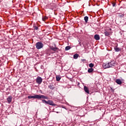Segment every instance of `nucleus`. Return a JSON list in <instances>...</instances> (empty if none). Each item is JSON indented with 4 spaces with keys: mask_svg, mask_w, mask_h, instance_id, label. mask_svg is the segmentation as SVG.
Masks as SVG:
<instances>
[{
    "mask_svg": "<svg viewBox=\"0 0 126 126\" xmlns=\"http://www.w3.org/2000/svg\"><path fill=\"white\" fill-rule=\"evenodd\" d=\"M35 46L37 50H40V49H42L44 47V44L41 42H38L36 43Z\"/></svg>",
    "mask_w": 126,
    "mask_h": 126,
    "instance_id": "f257e3e1",
    "label": "nucleus"
},
{
    "mask_svg": "<svg viewBox=\"0 0 126 126\" xmlns=\"http://www.w3.org/2000/svg\"><path fill=\"white\" fill-rule=\"evenodd\" d=\"M43 81V79L40 77H37L36 80V83L38 84H41Z\"/></svg>",
    "mask_w": 126,
    "mask_h": 126,
    "instance_id": "f03ea898",
    "label": "nucleus"
},
{
    "mask_svg": "<svg viewBox=\"0 0 126 126\" xmlns=\"http://www.w3.org/2000/svg\"><path fill=\"white\" fill-rule=\"evenodd\" d=\"M37 99H48V96H46L44 95H39L37 94Z\"/></svg>",
    "mask_w": 126,
    "mask_h": 126,
    "instance_id": "7ed1b4c3",
    "label": "nucleus"
},
{
    "mask_svg": "<svg viewBox=\"0 0 126 126\" xmlns=\"http://www.w3.org/2000/svg\"><path fill=\"white\" fill-rule=\"evenodd\" d=\"M47 105H50V106H56V104L54 103V101L51 100H48L47 101Z\"/></svg>",
    "mask_w": 126,
    "mask_h": 126,
    "instance_id": "20e7f679",
    "label": "nucleus"
},
{
    "mask_svg": "<svg viewBox=\"0 0 126 126\" xmlns=\"http://www.w3.org/2000/svg\"><path fill=\"white\" fill-rule=\"evenodd\" d=\"M28 97L29 99H37V94H34V95H29L28 96Z\"/></svg>",
    "mask_w": 126,
    "mask_h": 126,
    "instance_id": "39448f33",
    "label": "nucleus"
},
{
    "mask_svg": "<svg viewBox=\"0 0 126 126\" xmlns=\"http://www.w3.org/2000/svg\"><path fill=\"white\" fill-rule=\"evenodd\" d=\"M108 64L109 65V67H113V66H115V62L112 61L109 62L108 63Z\"/></svg>",
    "mask_w": 126,
    "mask_h": 126,
    "instance_id": "423d86ee",
    "label": "nucleus"
},
{
    "mask_svg": "<svg viewBox=\"0 0 126 126\" xmlns=\"http://www.w3.org/2000/svg\"><path fill=\"white\" fill-rule=\"evenodd\" d=\"M84 90L85 91V92H86V93H87V94H89V90L88 89V88H87V87L86 86H84Z\"/></svg>",
    "mask_w": 126,
    "mask_h": 126,
    "instance_id": "0eeeda50",
    "label": "nucleus"
},
{
    "mask_svg": "<svg viewBox=\"0 0 126 126\" xmlns=\"http://www.w3.org/2000/svg\"><path fill=\"white\" fill-rule=\"evenodd\" d=\"M103 68L106 69V68H109L110 67V66L109 65V63L106 64V63H103Z\"/></svg>",
    "mask_w": 126,
    "mask_h": 126,
    "instance_id": "6e6552de",
    "label": "nucleus"
},
{
    "mask_svg": "<svg viewBox=\"0 0 126 126\" xmlns=\"http://www.w3.org/2000/svg\"><path fill=\"white\" fill-rule=\"evenodd\" d=\"M114 50L115 52H120L121 51V49L120 48L118 47V45H117L116 46L114 47Z\"/></svg>",
    "mask_w": 126,
    "mask_h": 126,
    "instance_id": "1a4fd4ad",
    "label": "nucleus"
},
{
    "mask_svg": "<svg viewBox=\"0 0 126 126\" xmlns=\"http://www.w3.org/2000/svg\"><path fill=\"white\" fill-rule=\"evenodd\" d=\"M94 38L95 40H96V41H98L100 39V36H99L98 34H95L94 36Z\"/></svg>",
    "mask_w": 126,
    "mask_h": 126,
    "instance_id": "9d476101",
    "label": "nucleus"
},
{
    "mask_svg": "<svg viewBox=\"0 0 126 126\" xmlns=\"http://www.w3.org/2000/svg\"><path fill=\"white\" fill-rule=\"evenodd\" d=\"M115 82H116L117 84H119V85H121V84L122 83V81L119 79H116Z\"/></svg>",
    "mask_w": 126,
    "mask_h": 126,
    "instance_id": "9b49d317",
    "label": "nucleus"
},
{
    "mask_svg": "<svg viewBox=\"0 0 126 126\" xmlns=\"http://www.w3.org/2000/svg\"><path fill=\"white\" fill-rule=\"evenodd\" d=\"M8 103H10L11 102V101L12 100V97L11 96H9L7 98Z\"/></svg>",
    "mask_w": 126,
    "mask_h": 126,
    "instance_id": "f8f14e48",
    "label": "nucleus"
},
{
    "mask_svg": "<svg viewBox=\"0 0 126 126\" xmlns=\"http://www.w3.org/2000/svg\"><path fill=\"white\" fill-rule=\"evenodd\" d=\"M48 87L50 89H51V90H54V89H55V86H54V85H50Z\"/></svg>",
    "mask_w": 126,
    "mask_h": 126,
    "instance_id": "ddd939ff",
    "label": "nucleus"
},
{
    "mask_svg": "<svg viewBox=\"0 0 126 126\" xmlns=\"http://www.w3.org/2000/svg\"><path fill=\"white\" fill-rule=\"evenodd\" d=\"M94 71V69H93V68H90L88 69V72H89V73H91V72H93Z\"/></svg>",
    "mask_w": 126,
    "mask_h": 126,
    "instance_id": "4468645a",
    "label": "nucleus"
},
{
    "mask_svg": "<svg viewBox=\"0 0 126 126\" xmlns=\"http://www.w3.org/2000/svg\"><path fill=\"white\" fill-rule=\"evenodd\" d=\"M88 19H89V17L88 16H85L84 17V20L86 23H88Z\"/></svg>",
    "mask_w": 126,
    "mask_h": 126,
    "instance_id": "2eb2a0df",
    "label": "nucleus"
},
{
    "mask_svg": "<svg viewBox=\"0 0 126 126\" xmlns=\"http://www.w3.org/2000/svg\"><path fill=\"white\" fill-rule=\"evenodd\" d=\"M78 57H79V55H78L77 54H75V55H73V58L75 60H76L77 59H78Z\"/></svg>",
    "mask_w": 126,
    "mask_h": 126,
    "instance_id": "dca6fc26",
    "label": "nucleus"
},
{
    "mask_svg": "<svg viewBox=\"0 0 126 126\" xmlns=\"http://www.w3.org/2000/svg\"><path fill=\"white\" fill-rule=\"evenodd\" d=\"M104 34H105V36H110V33L107 31H105L104 32Z\"/></svg>",
    "mask_w": 126,
    "mask_h": 126,
    "instance_id": "f3484780",
    "label": "nucleus"
},
{
    "mask_svg": "<svg viewBox=\"0 0 126 126\" xmlns=\"http://www.w3.org/2000/svg\"><path fill=\"white\" fill-rule=\"evenodd\" d=\"M70 49H71L70 46H66L65 48V51H68V50H70Z\"/></svg>",
    "mask_w": 126,
    "mask_h": 126,
    "instance_id": "a211bd4d",
    "label": "nucleus"
},
{
    "mask_svg": "<svg viewBox=\"0 0 126 126\" xmlns=\"http://www.w3.org/2000/svg\"><path fill=\"white\" fill-rule=\"evenodd\" d=\"M56 78L57 81H60V80H61V77L59 76H56Z\"/></svg>",
    "mask_w": 126,
    "mask_h": 126,
    "instance_id": "6ab92c4d",
    "label": "nucleus"
},
{
    "mask_svg": "<svg viewBox=\"0 0 126 126\" xmlns=\"http://www.w3.org/2000/svg\"><path fill=\"white\" fill-rule=\"evenodd\" d=\"M47 19H48V17H47V16H43L42 17L43 21H46V20H47Z\"/></svg>",
    "mask_w": 126,
    "mask_h": 126,
    "instance_id": "aec40b11",
    "label": "nucleus"
},
{
    "mask_svg": "<svg viewBox=\"0 0 126 126\" xmlns=\"http://www.w3.org/2000/svg\"><path fill=\"white\" fill-rule=\"evenodd\" d=\"M89 67H91V68H92V67H93V66H94V64L91 63L89 64Z\"/></svg>",
    "mask_w": 126,
    "mask_h": 126,
    "instance_id": "412c9836",
    "label": "nucleus"
},
{
    "mask_svg": "<svg viewBox=\"0 0 126 126\" xmlns=\"http://www.w3.org/2000/svg\"><path fill=\"white\" fill-rule=\"evenodd\" d=\"M119 17H120L121 18H122V17H124L125 16V14H120L118 15Z\"/></svg>",
    "mask_w": 126,
    "mask_h": 126,
    "instance_id": "4be33fe9",
    "label": "nucleus"
},
{
    "mask_svg": "<svg viewBox=\"0 0 126 126\" xmlns=\"http://www.w3.org/2000/svg\"><path fill=\"white\" fill-rule=\"evenodd\" d=\"M42 103H45V104H48V101H47L45 99H42Z\"/></svg>",
    "mask_w": 126,
    "mask_h": 126,
    "instance_id": "5701e85b",
    "label": "nucleus"
},
{
    "mask_svg": "<svg viewBox=\"0 0 126 126\" xmlns=\"http://www.w3.org/2000/svg\"><path fill=\"white\" fill-rule=\"evenodd\" d=\"M116 2H112L113 7H115V6H116Z\"/></svg>",
    "mask_w": 126,
    "mask_h": 126,
    "instance_id": "b1692460",
    "label": "nucleus"
},
{
    "mask_svg": "<svg viewBox=\"0 0 126 126\" xmlns=\"http://www.w3.org/2000/svg\"><path fill=\"white\" fill-rule=\"evenodd\" d=\"M58 50H59V48H58V47H54V48L53 49V51L54 52H57V51H58Z\"/></svg>",
    "mask_w": 126,
    "mask_h": 126,
    "instance_id": "393cba45",
    "label": "nucleus"
},
{
    "mask_svg": "<svg viewBox=\"0 0 126 126\" xmlns=\"http://www.w3.org/2000/svg\"><path fill=\"white\" fill-rule=\"evenodd\" d=\"M33 28H34V29L35 30H38V27H37V26H33Z\"/></svg>",
    "mask_w": 126,
    "mask_h": 126,
    "instance_id": "a878e982",
    "label": "nucleus"
},
{
    "mask_svg": "<svg viewBox=\"0 0 126 126\" xmlns=\"http://www.w3.org/2000/svg\"><path fill=\"white\" fill-rule=\"evenodd\" d=\"M50 49H51V50H52V51H54V49H55V47H50Z\"/></svg>",
    "mask_w": 126,
    "mask_h": 126,
    "instance_id": "bb28decb",
    "label": "nucleus"
},
{
    "mask_svg": "<svg viewBox=\"0 0 126 126\" xmlns=\"http://www.w3.org/2000/svg\"><path fill=\"white\" fill-rule=\"evenodd\" d=\"M55 46L56 47V44H55Z\"/></svg>",
    "mask_w": 126,
    "mask_h": 126,
    "instance_id": "cd10ccee",
    "label": "nucleus"
}]
</instances>
